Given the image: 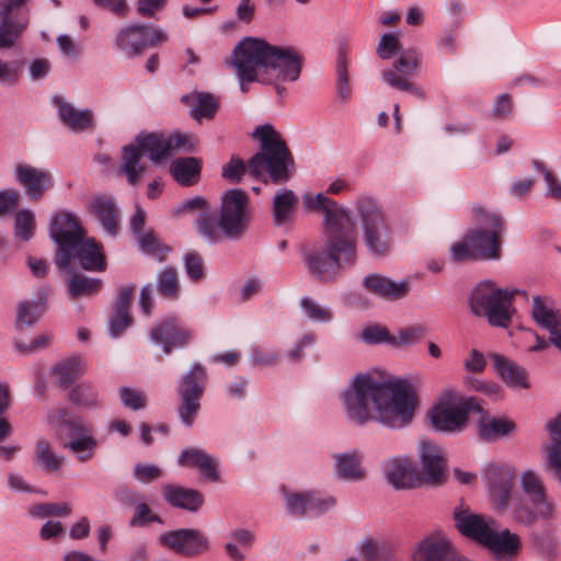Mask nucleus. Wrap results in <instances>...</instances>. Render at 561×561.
<instances>
[{
	"instance_id": "f257e3e1",
	"label": "nucleus",
	"mask_w": 561,
	"mask_h": 561,
	"mask_svg": "<svg viewBox=\"0 0 561 561\" xmlns=\"http://www.w3.org/2000/svg\"><path fill=\"white\" fill-rule=\"evenodd\" d=\"M304 207L324 215V245L305 255L309 271L323 282L337 278L344 268L357 261L355 225L346 209L335 201L319 194H305Z\"/></svg>"
},
{
	"instance_id": "f03ea898",
	"label": "nucleus",
	"mask_w": 561,
	"mask_h": 561,
	"mask_svg": "<svg viewBox=\"0 0 561 561\" xmlns=\"http://www.w3.org/2000/svg\"><path fill=\"white\" fill-rule=\"evenodd\" d=\"M341 398L351 421L363 425L373 419V411H376L377 419L391 428L410 424L416 405L408 382H379L368 375L356 376Z\"/></svg>"
},
{
	"instance_id": "7ed1b4c3",
	"label": "nucleus",
	"mask_w": 561,
	"mask_h": 561,
	"mask_svg": "<svg viewBox=\"0 0 561 561\" xmlns=\"http://www.w3.org/2000/svg\"><path fill=\"white\" fill-rule=\"evenodd\" d=\"M253 137L260 141L261 150L247 164L239 157L232 156L222 167V176L230 182H239L248 171L265 184L268 181L274 184L287 182L294 158L282 135L272 125L265 124L255 128Z\"/></svg>"
},
{
	"instance_id": "20e7f679",
	"label": "nucleus",
	"mask_w": 561,
	"mask_h": 561,
	"mask_svg": "<svg viewBox=\"0 0 561 561\" xmlns=\"http://www.w3.org/2000/svg\"><path fill=\"white\" fill-rule=\"evenodd\" d=\"M245 51L262 75V82L273 84L278 95L286 92L284 82L298 80L302 69L304 57L294 47L275 46L270 43L248 37L243 39Z\"/></svg>"
},
{
	"instance_id": "39448f33",
	"label": "nucleus",
	"mask_w": 561,
	"mask_h": 561,
	"mask_svg": "<svg viewBox=\"0 0 561 561\" xmlns=\"http://www.w3.org/2000/svg\"><path fill=\"white\" fill-rule=\"evenodd\" d=\"M251 217L249 197L242 190L233 188L225 193L220 215L203 213L197 219V231L210 242H218L222 234L229 239H240L248 229Z\"/></svg>"
},
{
	"instance_id": "423d86ee",
	"label": "nucleus",
	"mask_w": 561,
	"mask_h": 561,
	"mask_svg": "<svg viewBox=\"0 0 561 561\" xmlns=\"http://www.w3.org/2000/svg\"><path fill=\"white\" fill-rule=\"evenodd\" d=\"M171 149V141L163 135L140 134L135 142L123 147L119 173L126 178L128 184L135 186L147 170L144 157L147 156L152 162L158 163L170 154Z\"/></svg>"
},
{
	"instance_id": "0eeeda50",
	"label": "nucleus",
	"mask_w": 561,
	"mask_h": 561,
	"mask_svg": "<svg viewBox=\"0 0 561 561\" xmlns=\"http://www.w3.org/2000/svg\"><path fill=\"white\" fill-rule=\"evenodd\" d=\"M362 229L363 242L373 257L387 256L393 245L390 224L377 202L363 196L356 202Z\"/></svg>"
},
{
	"instance_id": "6e6552de",
	"label": "nucleus",
	"mask_w": 561,
	"mask_h": 561,
	"mask_svg": "<svg viewBox=\"0 0 561 561\" xmlns=\"http://www.w3.org/2000/svg\"><path fill=\"white\" fill-rule=\"evenodd\" d=\"M515 294L516 291L501 289L491 282H483L473 288L469 306L473 314L486 318L491 325L507 328L515 311Z\"/></svg>"
},
{
	"instance_id": "1a4fd4ad",
	"label": "nucleus",
	"mask_w": 561,
	"mask_h": 561,
	"mask_svg": "<svg viewBox=\"0 0 561 561\" xmlns=\"http://www.w3.org/2000/svg\"><path fill=\"white\" fill-rule=\"evenodd\" d=\"M48 422L56 427H66L68 439L61 442L64 449L71 453L78 461L88 462L94 455L98 440L93 430L80 417L71 416L66 409H56L47 415Z\"/></svg>"
},
{
	"instance_id": "9d476101",
	"label": "nucleus",
	"mask_w": 561,
	"mask_h": 561,
	"mask_svg": "<svg viewBox=\"0 0 561 561\" xmlns=\"http://www.w3.org/2000/svg\"><path fill=\"white\" fill-rule=\"evenodd\" d=\"M481 410L477 399H460L456 392L446 390L428 411V419L435 430L455 433L466 427L471 411L480 412Z\"/></svg>"
},
{
	"instance_id": "9b49d317",
	"label": "nucleus",
	"mask_w": 561,
	"mask_h": 561,
	"mask_svg": "<svg viewBox=\"0 0 561 561\" xmlns=\"http://www.w3.org/2000/svg\"><path fill=\"white\" fill-rule=\"evenodd\" d=\"M479 228L468 233L471 247L481 260H496L501 254V238L504 231L503 218L481 206L473 208Z\"/></svg>"
},
{
	"instance_id": "f8f14e48",
	"label": "nucleus",
	"mask_w": 561,
	"mask_h": 561,
	"mask_svg": "<svg viewBox=\"0 0 561 561\" xmlns=\"http://www.w3.org/2000/svg\"><path fill=\"white\" fill-rule=\"evenodd\" d=\"M167 38L161 28L142 23H129L117 30L114 44L116 49L128 58L141 55Z\"/></svg>"
},
{
	"instance_id": "ddd939ff",
	"label": "nucleus",
	"mask_w": 561,
	"mask_h": 561,
	"mask_svg": "<svg viewBox=\"0 0 561 561\" xmlns=\"http://www.w3.org/2000/svg\"><path fill=\"white\" fill-rule=\"evenodd\" d=\"M207 380V370L201 364H194L191 370L182 378L180 386L181 404L178 412L181 422L186 427H191L195 422Z\"/></svg>"
},
{
	"instance_id": "4468645a",
	"label": "nucleus",
	"mask_w": 561,
	"mask_h": 561,
	"mask_svg": "<svg viewBox=\"0 0 561 561\" xmlns=\"http://www.w3.org/2000/svg\"><path fill=\"white\" fill-rule=\"evenodd\" d=\"M27 0H0V48H10L28 25Z\"/></svg>"
},
{
	"instance_id": "2eb2a0df",
	"label": "nucleus",
	"mask_w": 561,
	"mask_h": 561,
	"mask_svg": "<svg viewBox=\"0 0 561 561\" xmlns=\"http://www.w3.org/2000/svg\"><path fill=\"white\" fill-rule=\"evenodd\" d=\"M420 68V54L414 48L402 50L394 61L393 68L382 72V79L390 87L408 91L417 98H423L422 89L410 79L417 75Z\"/></svg>"
},
{
	"instance_id": "dca6fc26",
	"label": "nucleus",
	"mask_w": 561,
	"mask_h": 561,
	"mask_svg": "<svg viewBox=\"0 0 561 561\" xmlns=\"http://www.w3.org/2000/svg\"><path fill=\"white\" fill-rule=\"evenodd\" d=\"M556 504L549 495L520 496L512 504V515L515 522L533 526L539 519L554 517Z\"/></svg>"
},
{
	"instance_id": "f3484780",
	"label": "nucleus",
	"mask_w": 561,
	"mask_h": 561,
	"mask_svg": "<svg viewBox=\"0 0 561 561\" xmlns=\"http://www.w3.org/2000/svg\"><path fill=\"white\" fill-rule=\"evenodd\" d=\"M492 502L499 511H506L510 506L512 491L515 482L513 467L502 463H492L485 471Z\"/></svg>"
},
{
	"instance_id": "a211bd4d",
	"label": "nucleus",
	"mask_w": 561,
	"mask_h": 561,
	"mask_svg": "<svg viewBox=\"0 0 561 561\" xmlns=\"http://www.w3.org/2000/svg\"><path fill=\"white\" fill-rule=\"evenodd\" d=\"M455 525L458 531L471 540L484 545L488 536L496 526L492 517L471 512L468 507H456L454 511Z\"/></svg>"
},
{
	"instance_id": "6ab92c4d",
	"label": "nucleus",
	"mask_w": 561,
	"mask_h": 561,
	"mask_svg": "<svg viewBox=\"0 0 561 561\" xmlns=\"http://www.w3.org/2000/svg\"><path fill=\"white\" fill-rule=\"evenodd\" d=\"M146 219V211L137 206L130 217V230L136 236L139 249L144 253L156 257L159 262H162L171 254L172 247L161 243L152 230H148L146 232L142 231Z\"/></svg>"
},
{
	"instance_id": "aec40b11",
	"label": "nucleus",
	"mask_w": 561,
	"mask_h": 561,
	"mask_svg": "<svg viewBox=\"0 0 561 561\" xmlns=\"http://www.w3.org/2000/svg\"><path fill=\"white\" fill-rule=\"evenodd\" d=\"M411 560L459 561V558L449 539L440 533H435L417 542L412 552Z\"/></svg>"
},
{
	"instance_id": "412c9836",
	"label": "nucleus",
	"mask_w": 561,
	"mask_h": 561,
	"mask_svg": "<svg viewBox=\"0 0 561 561\" xmlns=\"http://www.w3.org/2000/svg\"><path fill=\"white\" fill-rule=\"evenodd\" d=\"M14 176L32 201L42 198L45 192L53 186L54 182L53 175L48 170L35 168L26 163L16 165Z\"/></svg>"
},
{
	"instance_id": "4be33fe9",
	"label": "nucleus",
	"mask_w": 561,
	"mask_h": 561,
	"mask_svg": "<svg viewBox=\"0 0 561 561\" xmlns=\"http://www.w3.org/2000/svg\"><path fill=\"white\" fill-rule=\"evenodd\" d=\"M49 232L53 240L62 248H73L84 237L79 220L67 211H60L53 217Z\"/></svg>"
},
{
	"instance_id": "5701e85b",
	"label": "nucleus",
	"mask_w": 561,
	"mask_h": 561,
	"mask_svg": "<svg viewBox=\"0 0 561 561\" xmlns=\"http://www.w3.org/2000/svg\"><path fill=\"white\" fill-rule=\"evenodd\" d=\"M181 102L188 108V115L197 123L211 121L220 107V98L210 92L193 91L181 96Z\"/></svg>"
},
{
	"instance_id": "b1692460",
	"label": "nucleus",
	"mask_w": 561,
	"mask_h": 561,
	"mask_svg": "<svg viewBox=\"0 0 561 561\" xmlns=\"http://www.w3.org/2000/svg\"><path fill=\"white\" fill-rule=\"evenodd\" d=\"M53 103L57 108L61 123L75 133L91 130L94 127L92 110H79L62 96H55Z\"/></svg>"
},
{
	"instance_id": "393cba45",
	"label": "nucleus",
	"mask_w": 561,
	"mask_h": 561,
	"mask_svg": "<svg viewBox=\"0 0 561 561\" xmlns=\"http://www.w3.org/2000/svg\"><path fill=\"white\" fill-rule=\"evenodd\" d=\"M178 463L198 470L208 481L218 482L220 480L218 460L202 448L188 447L183 449L178 458Z\"/></svg>"
},
{
	"instance_id": "a878e982",
	"label": "nucleus",
	"mask_w": 561,
	"mask_h": 561,
	"mask_svg": "<svg viewBox=\"0 0 561 561\" xmlns=\"http://www.w3.org/2000/svg\"><path fill=\"white\" fill-rule=\"evenodd\" d=\"M363 286L370 294L383 298L386 300L402 299L410 291L409 282L402 280L397 283L380 274L367 275L363 279Z\"/></svg>"
},
{
	"instance_id": "bb28decb",
	"label": "nucleus",
	"mask_w": 561,
	"mask_h": 561,
	"mask_svg": "<svg viewBox=\"0 0 561 561\" xmlns=\"http://www.w3.org/2000/svg\"><path fill=\"white\" fill-rule=\"evenodd\" d=\"M419 454L425 479L432 483L440 482L446 466L443 449L435 443L422 440L419 445Z\"/></svg>"
},
{
	"instance_id": "cd10ccee",
	"label": "nucleus",
	"mask_w": 561,
	"mask_h": 561,
	"mask_svg": "<svg viewBox=\"0 0 561 561\" xmlns=\"http://www.w3.org/2000/svg\"><path fill=\"white\" fill-rule=\"evenodd\" d=\"M383 471L396 489H412L420 483L419 474L411 460L391 458L383 463Z\"/></svg>"
},
{
	"instance_id": "c85d7f7f",
	"label": "nucleus",
	"mask_w": 561,
	"mask_h": 561,
	"mask_svg": "<svg viewBox=\"0 0 561 561\" xmlns=\"http://www.w3.org/2000/svg\"><path fill=\"white\" fill-rule=\"evenodd\" d=\"M245 51V43L241 41L233 49L229 64L237 69L240 80V89L243 93L248 92V83L259 81L262 82V75L254 61Z\"/></svg>"
},
{
	"instance_id": "c756f323",
	"label": "nucleus",
	"mask_w": 561,
	"mask_h": 561,
	"mask_svg": "<svg viewBox=\"0 0 561 561\" xmlns=\"http://www.w3.org/2000/svg\"><path fill=\"white\" fill-rule=\"evenodd\" d=\"M48 297L49 288L42 287L37 290L36 299L21 301L16 307V327L35 324L47 311Z\"/></svg>"
},
{
	"instance_id": "7c9ffc66",
	"label": "nucleus",
	"mask_w": 561,
	"mask_h": 561,
	"mask_svg": "<svg viewBox=\"0 0 561 561\" xmlns=\"http://www.w3.org/2000/svg\"><path fill=\"white\" fill-rule=\"evenodd\" d=\"M483 547L496 556L511 557L519 551L522 542L518 535L511 533L510 529L497 530L496 525L488 536Z\"/></svg>"
},
{
	"instance_id": "2f4dec72",
	"label": "nucleus",
	"mask_w": 561,
	"mask_h": 561,
	"mask_svg": "<svg viewBox=\"0 0 561 561\" xmlns=\"http://www.w3.org/2000/svg\"><path fill=\"white\" fill-rule=\"evenodd\" d=\"M75 248V256L84 270L103 272L106 268L102 247L93 239L84 240L83 237Z\"/></svg>"
},
{
	"instance_id": "473e14b6",
	"label": "nucleus",
	"mask_w": 561,
	"mask_h": 561,
	"mask_svg": "<svg viewBox=\"0 0 561 561\" xmlns=\"http://www.w3.org/2000/svg\"><path fill=\"white\" fill-rule=\"evenodd\" d=\"M209 549L207 537L197 529H178V554L196 557Z\"/></svg>"
},
{
	"instance_id": "72a5a7b5",
	"label": "nucleus",
	"mask_w": 561,
	"mask_h": 561,
	"mask_svg": "<svg viewBox=\"0 0 561 561\" xmlns=\"http://www.w3.org/2000/svg\"><path fill=\"white\" fill-rule=\"evenodd\" d=\"M490 358L497 374L506 383L511 386L528 388V383L526 381L527 374L523 368L501 354H491Z\"/></svg>"
},
{
	"instance_id": "f704fd0d",
	"label": "nucleus",
	"mask_w": 561,
	"mask_h": 561,
	"mask_svg": "<svg viewBox=\"0 0 561 561\" xmlns=\"http://www.w3.org/2000/svg\"><path fill=\"white\" fill-rule=\"evenodd\" d=\"M90 208L108 233L115 234L117 232V208L112 197L96 196L93 198Z\"/></svg>"
},
{
	"instance_id": "c9c22d12",
	"label": "nucleus",
	"mask_w": 561,
	"mask_h": 561,
	"mask_svg": "<svg viewBox=\"0 0 561 561\" xmlns=\"http://www.w3.org/2000/svg\"><path fill=\"white\" fill-rule=\"evenodd\" d=\"M298 198L291 190H278L273 199V219L277 226L284 225L291 219Z\"/></svg>"
},
{
	"instance_id": "e433bc0d",
	"label": "nucleus",
	"mask_w": 561,
	"mask_h": 561,
	"mask_svg": "<svg viewBox=\"0 0 561 561\" xmlns=\"http://www.w3.org/2000/svg\"><path fill=\"white\" fill-rule=\"evenodd\" d=\"M203 161L195 157H178L176 181L178 185L191 187L201 181Z\"/></svg>"
},
{
	"instance_id": "4c0bfd02",
	"label": "nucleus",
	"mask_w": 561,
	"mask_h": 561,
	"mask_svg": "<svg viewBox=\"0 0 561 561\" xmlns=\"http://www.w3.org/2000/svg\"><path fill=\"white\" fill-rule=\"evenodd\" d=\"M515 423L506 417H484L479 423V435L485 442H495L515 430Z\"/></svg>"
},
{
	"instance_id": "58836bf2",
	"label": "nucleus",
	"mask_w": 561,
	"mask_h": 561,
	"mask_svg": "<svg viewBox=\"0 0 561 561\" xmlns=\"http://www.w3.org/2000/svg\"><path fill=\"white\" fill-rule=\"evenodd\" d=\"M547 428L552 440L547 450L548 465L561 483V413L548 423Z\"/></svg>"
},
{
	"instance_id": "ea45409f",
	"label": "nucleus",
	"mask_w": 561,
	"mask_h": 561,
	"mask_svg": "<svg viewBox=\"0 0 561 561\" xmlns=\"http://www.w3.org/2000/svg\"><path fill=\"white\" fill-rule=\"evenodd\" d=\"M67 287L72 299L81 296H92L100 291L102 280L71 273L67 279Z\"/></svg>"
},
{
	"instance_id": "a19ab883",
	"label": "nucleus",
	"mask_w": 561,
	"mask_h": 561,
	"mask_svg": "<svg viewBox=\"0 0 561 561\" xmlns=\"http://www.w3.org/2000/svg\"><path fill=\"white\" fill-rule=\"evenodd\" d=\"M335 468L339 478L350 481H359L365 477L360 461L354 454H340L335 457Z\"/></svg>"
},
{
	"instance_id": "79ce46f5",
	"label": "nucleus",
	"mask_w": 561,
	"mask_h": 561,
	"mask_svg": "<svg viewBox=\"0 0 561 561\" xmlns=\"http://www.w3.org/2000/svg\"><path fill=\"white\" fill-rule=\"evenodd\" d=\"M531 317L540 328L547 331L554 328L556 323L561 319L559 312L550 308L540 296L533 298Z\"/></svg>"
},
{
	"instance_id": "37998d69",
	"label": "nucleus",
	"mask_w": 561,
	"mask_h": 561,
	"mask_svg": "<svg viewBox=\"0 0 561 561\" xmlns=\"http://www.w3.org/2000/svg\"><path fill=\"white\" fill-rule=\"evenodd\" d=\"M85 373V365L79 358H70L55 367L59 386L67 388Z\"/></svg>"
},
{
	"instance_id": "c03bdc74",
	"label": "nucleus",
	"mask_w": 561,
	"mask_h": 561,
	"mask_svg": "<svg viewBox=\"0 0 561 561\" xmlns=\"http://www.w3.org/2000/svg\"><path fill=\"white\" fill-rule=\"evenodd\" d=\"M151 340L160 345L165 355L170 354L175 345V322L169 318L157 324L151 331Z\"/></svg>"
},
{
	"instance_id": "a18cd8bd",
	"label": "nucleus",
	"mask_w": 561,
	"mask_h": 561,
	"mask_svg": "<svg viewBox=\"0 0 561 561\" xmlns=\"http://www.w3.org/2000/svg\"><path fill=\"white\" fill-rule=\"evenodd\" d=\"M427 334V328L423 324H413L400 329L397 333L392 334L390 345L402 347L410 346L419 343Z\"/></svg>"
},
{
	"instance_id": "49530a36",
	"label": "nucleus",
	"mask_w": 561,
	"mask_h": 561,
	"mask_svg": "<svg viewBox=\"0 0 561 561\" xmlns=\"http://www.w3.org/2000/svg\"><path fill=\"white\" fill-rule=\"evenodd\" d=\"M35 455L39 465L53 472L58 471L64 463V457L55 454L47 440H39L37 443Z\"/></svg>"
},
{
	"instance_id": "de8ad7c7",
	"label": "nucleus",
	"mask_w": 561,
	"mask_h": 561,
	"mask_svg": "<svg viewBox=\"0 0 561 561\" xmlns=\"http://www.w3.org/2000/svg\"><path fill=\"white\" fill-rule=\"evenodd\" d=\"M286 511L295 517L309 514L308 492H289L283 488Z\"/></svg>"
},
{
	"instance_id": "09e8293b",
	"label": "nucleus",
	"mask_w": 561,
	"mask_h": 561,
	"mask_svg": "<svg viewBox=\"0 0 561 561\" xmlns=\"http://www.w3.org/2000/svg\"><path fill=\"white\" fill-rule=\"evenodd\" d=\"M35 229V217L30 209H22L15 214L14 217V231L15 237L27 241L33 237Z\"/></svg>"
},
{
	"instance_id": "8fccbe9b",
	"label": "nucleus",
	"mask_w": 561,
	"mask_h": 561,
	"mask_svg": "<svg viewBox=\"0 0 561 561\" xmlns=\"http://www.w3.org/2000/svg\"><path fill=\"white\" fill-rule=\"evenodd\" d=\"M69 400L82 408H94L98 404V393L92 386L81 383L70 391Z\"/></svg>"
},
{
	"instance_id": "3c124183",
	"label": "nucleus",
	"mask_w": 561,
	"mask_h": 561,
	"mask_svg": "<svg viewBox=\"0 0 561 561\" xmlns=\"http://www.w3.org/2000/svg\"><path fill=\"white\" fill-rule=\"evenodd\" d=\"M204 504V495L194 489L178 486V508L197 512Z\"/></svg>"
},
{
	"instance_id": "603ef678",
	"label": "nucleus",
	"mask_w": 561,
	"mask_h": 561,
	"mask_svg": "<svg viewBox=\"0 0 561 561\" xmlns=\"http://www.w3.org/2000/svg\"><path fill=\"white\" fill-rule=\"evenodd\" d=\"M28 513L34 517L68 516L71 507L68 503H42L30 507Z\"/></svg>"
},
{
	"instance_id": "864d4df0",
	"label": "nucleus",
	"mask_w": 561,
	"mask_h": 561,
	"mask_svg": "<svg viewBox=\"0 0 561 561\" xmlns=\"http://www.w3.org/2000/svg\"><path fill=\"white\" fill-rule=\"evenodd\" d=\"M184 270L188 278L198 282L205 277V266L202 255L195 251L184 255Z\"/></svg>"
},
{
	"instance_id": "5fc2aeb1",
	"label": "nucleus",
	"mask_w": 561,
	"mask_h": 561,
	"mask_svg": "<svg viewBox=\"0 0 561 561\" xmlns=\"http://www.w3.org/2000/svg\"><path fill=\"white\" fill-rule=\"evenodd\" d=\"M520 486L523 496L548 495L540 477L533 471H526L522 476Z\"/></svg>"
},
{
	"instance_id": "6e6d98bb",
	"label": "nucleus",
	"mask_w": 561,
	"mask_h": 561,
	"mask_svg": "<svg viewBox=\"0 0 561 561\" xmlns=\"http://www.w3.org/2000/svg\"><path fill=\"white\" fill-rule=\"evenodd\" d=\"M309 514L320 515L332 510L336 501L331 495H322L319 492H308Z\"/></svg>"
},
{
	"instance_id": "4d7b16f0",
	"label": "nucleus",
	"mask_w": 561,
	"mask_h": 561,
	"mask_svg": "<svg viewBox=\"0 0 561 561\" xmlns=\"http://www.w3.org/2000/svg\"><path fill=\"white\" fill-rule=\"evenodd\" d=\"M300 306L307 317L318 322H329L332 319L330 309L320 306L317 301L310 298H302Z\"/></svg>"
},
{
	"instance_id": "13d9d810",
	"label": "nucleus",
	"mask_w": 561,
	"mask_h": 561,
	"mask_svg": "<svg viewBox=\"0 0 561 561\" xmlns=\"http://www.w3.org/2000/svg\"><path fill=\"white\" fill-rule=\"evenodd\" d=\"M250 360L254 366H274L279 360V353L276 350L252 346Z\"/></svg>"
},
{
	"instance_id": "bf43d9fd",
	"label": "nucleus",
	"mask_w": 561,
	"mask_h": 561,
	"mask_svg": "<svg viewBox=\"0 0 561 561\" xmlns=\"http://www.w3.org/2000/svg\"><path fill=\"white\" fill-rule=\"evenodd\" d=\"M336 75L337 94L341 99L346 100L351 94V88L348 85L346 56L343 53L339 55Z\"/></svg>"
},
{
	"instance_id": "052dcab7",
	"label": "nucleus",
	"mask_w": 561,
	"mask_h": 561,
	"mask_svg": "<svg viewBox=\"0 0 561 561\" xmlns=\"http://www.w3.org/2000/svg\"><path fill=\"white\" fill-rule=\"evenodd\" d=\"M401 43L398 34L396 33H387L383 34L380 38V42L377 46V54L381 59H390L392 55L400 51Z\"/></svg>"
},
{
	"instance_id": "680f3d73",
	"label": "nucleus",
	"mask_w": 561,
	"mask_h": 561,
	"mask_svg": "<svg viewBox=\"0 0 561 561\" xmlns=\"http://www.w3.org/2000/svg\"><path fill=\"white\" fill-rule=\"evenodd\" d=\"M451 257L455 262H462L468 260H481L478 256V252L473 247H471V242H469L468 234L463 239V241L453 244L450 248Z\"/></svg>"
},
{
	"instance_id": "e2e57ef3",
	"label": "nucleus",
	"mask_w": 561,
	"mask_h": 561,
	"mask_svg": "<svg viewBox=\"0 0 561 561\" xmlns=\"http://www.w3.org/2000/svg\"><path fill=\"white\" fill-rule=\"evenodd\" d=\"M158 293L164 297H173L175 295V270L168 267L163 270L157 278Z\"/></svg>"
},
{
	"instance_id": "0e129e2a",
	"label": "nucleus",
	"mask_w": 561,
	"mask_h": 561,
	"mask_svg": "<svg viewBox=\"0 0 561 561\" xmlns=\"http://www.w3.org/2000/svg\"><path fill=\"white\" fill-rule=\"evenodd\" d=\"M360 337L368 344L388 343L392 339V334L380 325H369L362 331Z\"/></svg>"
},
{
	"instance_id": "69168bd1",
	"label": "nucleus",
	"mask_w": 561,
	"mask_h": 561,
	"mask_svg": "<svg viewBox=\"0 0 561 561\" xmlns=\"http://www.w3.org/2000/svg\"><path fill=\"white\" fill-rule=\"evenodd\" d=\"M119 396L126 408L137 411L146 407V397L138 390L123 387L119 389Z\"/></svg>"
},
{
	"instance_id": "338daca9",
	"label": "nucleus",
	"mask_w": 561,
	"mask_h": 561,
	"mask_svg": "<svg viewBox=\"0 0 561 561\" xmlns=\"http://www.w3.org/2000/svg\"><path fill=\"white\" fill-rule=\"evenodd\" d=\"M131 324L129 311L115 310L108 323L111 336H119Z\"/></svg>"
},
{
	"instance_id": "774afa93",
	"label": "nucleus",
	"mask_w": 561,
	"mask_h": 561,
	"mask_svg": "<svg viewBox=\"0 0 561 561\" xmlns=\"http://www.w3.org/2000/svg\"><path fill=\"white\" fill-rule=\"evenodd\" d=\"M534 167L543 174L548 185V195L556 201H561V183L553 173L539 161H534Z\"/></svg>"
}]
</instances>
